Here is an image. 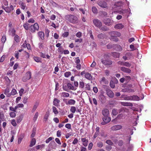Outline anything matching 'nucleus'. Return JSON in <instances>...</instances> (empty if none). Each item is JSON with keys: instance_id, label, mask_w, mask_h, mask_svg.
Returning a JSON list of instances; mask_svg holds the SVG:
<instances>
[{"instance_id": "nucleus-59", "label": "nucleus", "mask_w": 151, "mask_h": 151, "mask_svg": "<svg viewBox=\"0 0 151 151\" xmlns=\"http://www.w3.org/2000/svg\"><path fill=\"white\" fill-rule=\"evenodd\" d=\"M100 29L103 31H106L108 29L107 27H106V26H104L102 27L101 26V27L100 28Z\"/></svg>"}, {"instance_id": "nucleus-17", "label": "nucleus", "mask_w": 151, "mask_h": 151, "mask_svg": "<svg viewBox=\"0 0 151 151\" xmlns=\"http://www.w3.org/2000/svg\"><path fill=\"white\" fill-rule=\"evenodd\" d=\"M121 105L124 106H133V104L131 102H121Z\"/></svg>"}, {"instance_id": "nucleus-18", "label": "nucleus", "mask_w": 151, "mask_h": 151, "mask_svg": "<svg viewBox=\"0 0 151 151\" xmlns=\"http://www.w3.org/2000/svg\"><path fill=\"white\" fill-rule=\"evenodd\" d=\"M111 35L112 36L116 37H117L120 36L121 34L119 32L117 31H113L111 33Z\"/></svg>"}, {"instance_id": "nucleus-54", "label": "nucleus", "mask_w": 151, "mask_h": 151, "mask_svg": "<svg viewBox=\"0 0 151 151\" xmlns=\"http://www.w3.org/2000/svg\"><path fill=\"white\" fill-rule=\"evenodd\" d=\"M11 123L13 126L15 127L17 125L15 120L13 119L11 121Z\"/></svg>"}, {"instance_id": "nucleus-61", "label": "nucleus", "mask_w": 151, "mask_h": 151, "mask_svg": "<svg viewBox=\"0 0 151 151\" xmlns=\"http://www.w3.org/2000/svg\"><path fill=\"white\" fill-rule=\"evenodd\" d=\"M126 55L127 56V58H128L129 59H130L131 57L132 56V53H130V52H128V53H126Z\"/></svg>"}, {"instance_id": "nucleus-48", "label": "nucleus", "mask_w": 151, "mask_h": 151, "mask_svg": "<svg viewBox=\"0 0 151 151\" xmlns=\"http://www.w3.org/2000/svg\"><path fill=\"white\" fill-rule=\"evenodd\" d=\"M110 86L111 88H114L115 87V83L112 81H111L110 82Z\"/></svg>"}, {"instance_id": "nucleus-33", "label": "nucleus", "mask_w": 151, "mask_h": 151, "mask_svg": "<svg viewBox=\"0 0 151 151\" xmlns=\"http://www.w3.org/2000/svg\"><path fill=\"white\" fill-rule=\"evenodd\" d=\"M84 90L85 91L87 90L88 91H90L91 90V88L89 83H86L85 85V87L84 88Z\"/></svg>"}, {"instance_id": "nucleus-36", "label": "nucleus", "mask_w": 151, "mask_h": 151, "mask_svg": "<svg viewBox=\"0 0 151 151\" xmlns=\"http://www.w3.org/2000/svg\"><path fill=\"white\" fill-rule=\"evenodd\" d=\"M97 37L99 39H104L105 37V35L102 33H101L98 35Z\"/></svg>"}, {"instance_id": "nucleus-46", "label": "nucleus", "mask_w": 151, "mask_h": 151, "mask_svg": "<svg viewBox=\"0 0 151 151\" xmlns=\"http://www.w3.org/2000/svg\"><path fill=\"white\" fill-rule=\"evenodd\" d=\"M6 36L5 35H3L2 37V39H1V42L2 43H4L6 41Z\"/></svg>"}, {"instance_id": "nucleus-6", "label": "nucleus", "mask_w": 151, "mask_h": 151, "mask_svg": "<svg viewBox=\"0 0 151 151\" xmlns=\"http://www.w3.org/2000/svg\"><path fill=\"white\" fill-rule=\"evenodd\" d=\"M98 4L99 6H100L101 7L103 8H107L108 7L107 3L106 1H98Z\"/></svg>"}, {"instance_id": "nucleus-8", "label": "nucleus", "mask_w": 151, "mask_h": 151, "mask_svg": "<svg viewBox=\"0 0 151 151\" xmlns=\"http://www.w3.org/2000/svg\"><path fill=\"white\" fill-rule=\"evenodd\" d=\"M106 91L109 97L111 98H113L114 96V94L112 91H111L110 89L106 88Z\"/></svg>"}, {"instance_id": "nucleus-1", "label": "nucleus", "mask_w": 151, "mask_h": 151, "mask_svg": "<svg viewBox=\"0 0 151 151\" xmlns=\"http://www.w3.org/2000/svg\"><path fill=\"white\" fill-rule=\"evenodd\" d=\"M109 53H106L104 55L101 60V62L105 66H109L112 64V61L107 59L109 58Z\"/></svg>"}, {"instance_id": "nucleus-15", "label": "nucleus", "mask_w": 151, "mask_h": 151, "mask_svg": "<svg viewBox=\"0 0 151 151\" xmlns=\"http://www.w3.org/2000/svg\"><path fill=\"white\" fill-rule=\"evenodd\" d=\"M60 102V100L57 99V98H54L53 101V105L56 106H59Z\"/></svg>"}, {"instance_id": "nucleus-53", "label": "nucleus", "mask_w": 151, "mask_h": 151, "mask_svg": "<svg viewBox=\"0 0 151 151\" xmlns=\"http://www.w3.org/2000/svg\"><path fill=\"white\" fill-rule=\"evenodd\" d=\"M39 115V113L38 112H36L34 116V119L35 121L37 119V117Z\"/></svg>"}, {"instance_id": "nucleus-29", "label": "nucleus", "mask_w": 151, "mask_h": 151, "mask_svg": "<svg viewBox=\"0 0 151 151\" xmlns=\"http://www.w3.org/2000/svg\"><path fill=\"white\" fill-rule=\"evenodd\" d=\"M110 39L111 40L115 41V42H117L119 40L117 37H116L112 36L111 35Z\"/></svg>"}, {"instance_id": "nucleus-20", "label": "nucleus", "mask_w": 151, "mask_h": 151, "mask_svg": "<svg viewBox=\"0 0 151 151\" xmlns=\"http://www.w3.org/2000/svg\"><path fill=\"white\" fill-rule=\"evenodd\" d=\"M4 112L0 109V124L2 121H4Z\"/></svg>"}, {"instance_id": "nucleus-56", "label": "nucleus", "mask_w": 151, "mask_h": 151, "mask_svg": "<svg viewBox=\"0 0 151 151\" xmlns=\"http://www.w3.org/2000/svg\"><path fill=\"white\" fill-rule=\"evenodd\" d=\"M131 66V63H129V62H125L124 64V66L128 67V68H129Z\"/></svg>"}, {"instance_id": "nucleus-30", "label": "nucleus", "mask_w": 151, "mask_h": 151, "mask_svg": "<svg viewBox=\"0 0 151 151\" xmlns=\"http://www.w3.org/2000/svg\"><path fill=\"white\" fill-rule=\"evenodd\" d=\"M68 91L69 90H75L76 89H75L74 86H73V85L72 84L70 83H68Z\"/></svg>"}, {"instance_id": "nucleus-47", "label": "nucleus", "mask_w": 151, "mask_h": 151, "mask_svg": "<svg viewBox=\"0 0 151 151\" xmlns=\"http://www.w3.org/2000/svg\"><path fill=\"white\" fill-rule=\"evenodd\" d=\"M124 99L125 100H128V101H129V100L131 101V96H128L126 95V96L124 97Z\"/></svg>"}, {"instance_id": "nucleus-44", "label": "nucleus", "mask_w": 151, "mask_h": 151, "mask_svg": "<svg viewBox=\"0 0 151 151\" xmlns=\"http://www.w3.org/2000/svg\"><path fill=\"white\" fill-rule=\"evenodd\" d=\"M22 120V116H19L17 118V123H19Z\"/></svg>"}, {"instance_id": "nucleus-3", "label": "nucleus", "mask_w": 151, "mask_h": 151, "mask_svg": "<svg viewBox=\"0 0 151 151\" xmlns=\"http://www.w3.org/2000/svg\"><path fill=\"white\" fill-rule=\"evenodd\" d=\"M39 28L38 24L37 23H35L33 25L30 26L29 29L32 32H35V30H38Z\"/></svg>"}, {"instance_id": "nucleus-64", "label": "nucleus", "mask_w": 151, "mask_h": 151, "mask_svg": "<svg viewBox=\"0 0 151 151\" xmlns=\"http://www.w3.org/2000/svg\"><path fill=\"white\" fill-rule=\"evenodd\" d=\"M97 145L98 147H100L101 148V147H102L103 146V143L101 142H99L97 143Z\"/></svg>"}, {"instance_id": "nucleus-58", "label": "nucleus", "mask_w": 151, "mask_h": 151, "mask_svg": "<svg viewBox=\"0 0 151 151\" xmlns=\"http://www.w3.org/2000/svg\"><path fill=\"white\" fill-rule=\"evenodd\" d=\"M76 36L78 38H80L82 36V33L80 32H78L76 35Z\"/></svg>"}, {"instance_id": "nucleus-60", "label": "nucleus", "mask_w": 151, "mask_h": 151, "mask_svg": "<svg viewBox=\"0 0 151 151\" xmlns=\"http://www.w3.org/2000/svg\"><path fill=\"white\" fill-rule=\"evenodd\" d=\"M65 127L69 129H70L71 128V125L69 123L66 124L65 125Z\"/></svg>"}, {"instance_id": "nucleus-51", "label": "nucleus", "mask_w": 151, "mask_h": 151, "mask_svg": "<svg viewBox=\"0 0 151 151\" xmlns=\"http://www.w3.org/2000/svg\"><path fill=\"white\" fill-rule=\"evenodd\" d=\"M17 93V91L15 89H12V92L11 93V95H14Z\"/></svg>"}, {"instance_id": "nucleus-63", "label": "nucleus", "mask_w": 151, "mask_h": 151, "mask_svg": "<svg viewBox=\"0 0 151 151\" xmlns=\"http://www.w3.org/2000/svg\"><path fill=\"white\" fill-rule=\"evenodd\" d=\"M76 60L75 61V63L76 64H79L80 62V60L79 57H77L76 58Z\"/></svg>"}, {"instance_id": "nucleus-35", "label": "nucleus", "mask_w": 151, "mask_h": 151, "mask_svg": "<svg viewBox=\"0 0 151 151\" xmlns=\"http://www.w3.org/2000/svg\"><path fill=\"white\" fill-rule=\"evenodd\" d=\"M20 4L21 6V8L22 9H24L26 8V4L25 3L23 2H20Z\"/></svg>"}, {"instance_id": "nucleus-13", "label": "nucleus", "mask_w": 151, "mask_h": 151, "mask_svg": "<svg viewBox=\"0 0 151 151\" xmlns=\"http://www.w3.org/2000/svg\"><path fill=\"white\" fill-rule=\"evenodd\" d=\"M85 77L86 79H88L89 81H92L93 80V77L92 75L89 72H86L85 73Z\"/></svg>"}, {"instance_id": "nucleus-42", "label": "nucleus", "mask_w": 151, "mask_h": 151, "mask_svg": "<svg viewBox=\"0 0 151 151\" xmlns=\"http://www.w3.org/2000/svg\"><path fill=\"white\" fill-rule=\"evenodd\" d=\"M101 82H103L105 84H107L109 83L108 81L107 80V79H106L105 77L102 78L101 80Z\"/></svg>"}, {"instance_id": "nucleus-16", "label": "nucleus", "mask_w": 151, "mask_h": 151, "mask_svg": "<svg viewBox=\"0 0 151 151\" xmlns=\"http://www.w3.org/2000/svg\"><path fill=\"white\" fill-rule=\"evenodd\" d=\"M124 27V25L122 23H118L114 26V28L117 29H121Z\"/></svg>"}, {"instance_id": "nucleus-39", "label": "nucleus", "mask_w": 151, "mask_h": 151, "mask_svg": "<svg viewBox=\"0 0 151 151\" xmlns=\"http://www.w3.org/2000/svg\"><path fill=\"white\" fill-rule=\"evenodd\" d=\"M76 111V108L74 106H72L70 108V111L73 113H74Z\"/></svg>"}, {"instance_id": "nucleus-10", "label": "nucleus", "mask_w": 151, "mask_h": 151, "mask_svg": "<svg viewBox=\"0 0 151 151\" xmlns=\"http://www.w3.org/2000/svg\"><path fill=\"white\" fill-rule=\"evenodd\" d=\"M104 22L106 25L110 26L112 25L113 21L109 18H106L104 20Z\"/></svg>"}, {"instance_id": "nucleus-14", "label": "nucleus", "mask_w": 151, "mask_h": 151, "mask_svg": "<svg viewBox=\"0 0 151 151\" xmlns=\"http://www.w3.org/2000/svg\"><path fill=\"white\" fill-rule=\"evenodd\" d=\"M81 141L83 142V145L84 146L86 147L88 145V140L86 139V138H82Z\"/></svg>"}, {"instance_id": "nucleus-62", "label": "nucleus", "mask_w": 151, "mask_h": 151, "mask_svg": "<svg viewBox=\"0 0 151 151\" xmlns=\"http://www.w3.org/2000/svg\"><path fill=\"white\" fill-rule=\"evenodd\" d=\"M55 141L56 143H57L59 145H61V142L60 141V139H59V138H56L55 139Z\"/></svg>"}, {"instance_id": "nucleus-11", "label": "nucleus", "mask_w": 151, "mask_h": 151, "mask_svg": "<svg viewBox=\"0 0 151 151\" xmlns=\"http://www.w3.org/2000/svg\"><path fill=\"white\" fill-rule=\"evenodd\" d=\"M120 70L123 72L128 73H130L131 71V69L128 68H125L124 66L120 68Z\"/></svg>"}, {"instance_id": "nucleus-31", "label": "nucleus", "mask_w": 151, "mask_h": 151, "mask_svg": "<svg viewBox=\"0 0 151 151\" xmlns=\"http://www.w3.org/2000/svg\"><path fill=\"white\" fill-rule=\"evenodd\" d=\"M2 7L7 13H10L11 12L9 7H4V6H2Z\"/></svg>"}, {"instance_id": "nucleus-49", "label": "nucleus", "mask_w": 151, "mask_h": 151, "mask_svg": "<svg viewBox=\"0 0 151 151\" xmlns=\"http://www.w3.org/2000/svg\"><path fill=\"white\" fill-rule=\"evenodd\" d=\"M71 75V73L70 72H66L64 73V76L65 77L68 78V77L70 76Z\"/></svg>"}, {"instance_id": "nucleus-50", "label": "nucleus", "mask_w": 151, "mask_h": 151, "mask_svg": "<svg viewBox=\"0 0 151 151\" xmlns=\"http://www.w3.org/2000/svg\"><path fill=\"white\" fill-rule=\"evenodd\" d=\"M106 142L107 143L109 144V145H113V143L112 142H111V140L110 139H108L106 141Z\"/></svg>"}, {"instance_id": "nucleus-21", "label": "nucleus", "mask_w": 151, "mask_h": 151, "mask_svg": "<svg viewBox=\"0 0 151 151\" xmlns=\"http://www.w3.org/2000/svg\"><path fill=\"white\" fill-rule=\"evenodd\" d=\"M76 101L75 100L73 99H69L66 104L67 105H75Z\"/></svg>"}, {"instance_id": "nucleus-57", "label": "nucleus", "mask_w": 151, "mask_h": 151, "mask_svg": "<svg viewBox=\"0 0 151 151\" xmlns=\"http://www.w3.org/2000/svg\"><path fill=\"white\" fill-rule=\"evenodd\" d=\"M69 32H65L62 34V36L63 37H67L69 35Z\"/></svg>"}, {"instance_id": "nucleus-52", "label": "nucleus", "mask_w": 151, "mask_h": 151, "mask_svg": "<svg viewBox=\"0 0 151 151\" xmlns=\"http://www.w3.org/2000/svg\"><path fill=\"white\" fill-rule=\"evenodd\" d=\"M9 115L11 117H12V118H13V117H15L16 116V113L14 111L11 112L10 113Z\"/></svg>"}, {"instance_id": "nucleus-25", "label": "nucleus", "mask_w": 151, "mask_h": 151, "mask_svg": "<svg viewBox=\"0 0 151 151\" xmlns=\"http://www.w3.org/2000/svg\"><path fill=\"white\" fill-rule=\"evenodd\" d=\"M9 32H10L11 35L12 36H15L16 35V30L14 28L10 29L9 30Z\"/></svg>"}, {"instance_id": "nucleus-38", "label": "nucleus", "mask_w": 151, "mask_h": 151, "mask_svg": "<svg viewBox=\"0 0 151 151\" xmlns=\"http://www.w3.org/2000/svg\"><path fill=\"white\" fill-rule=\"evenodd\" d=\"M14 37V40L15 42H19V36L17 35H15Z\"/></svg>"}, {"instance_id": "nucleus-45", "label": "nucleus", "mask_w": 151, "mask_h": 151, "mask_svg": "<svg viewBox=\"0 0 151 151\" xmlns=\"http://www.w3.org/2000/svg\"><path fill=\"white\" fill-rule=\"evenodd\" d=\"M118 112L117 111V109H113L112 110V114L114 115H116L117 114Z\"/></svg>"}, {"instance_id": "nucleus-28", "label": "nucleus", "mask_w": 151, "mask_h": 151, "mask_svg": "<svg viewBox=\"0 0 151 151\" xmlns=\"http://www.w3.org/2000/svg\"><path fill=\"white\" fill-rule=\"evenodd\" d=\"M111 55L112 56L115 58H118L119 57V54L115 52H111Z\"/></svg>"}, {"instance_id": "nucleus-26", "label": "nucleus", "mask_w": 151, "mask_h": 151, "mask_svg": "<svg viewBox=\"0 0 151 151\" xmlns=\"http://www.w3.org/2000/svg\"><path fill=\"white\" fill-rule=\"evenodd\" d=\"M39 106V103L37 102L35 103L34 105V106L33 108H32V112H33L35 111L37 107Z\"/></svg>"}, {"instance_id": "nucleus-41", "label": "nucleus", "mask_w": 151, "mask_h": 151, "mask_svg": "<svg viewBox=\"0 0 151 151\" xmlns=\"http://www.w3.org/2000/svg\"><path fill=\"white\" fill-rule=\"evenodd\" d=\"M29 24L28 23H25L23 24V27L26 30H28L29 29L28 27L29 26Z\"/></svg>"}, {"instance_id": "nucleus-24", "label": "nucleus", "mask_w": 151, "mask_h": 151, "mask_svg": "<svg viewBox=\"0 0 151 151\" xmlns=\"http://www.w3.org/2000/svg\"><path fill=\"white\" fill-rule=\"evenodd\" d=\"M85 86V83L83 81H80L79 82V87L80 89H84V87Z\"/></svg>"}, {"instance_id": "nucleus-55", "label": "nucleus", "mask_w": 151, "mask_h": 151, "mask_svg": "<svg viewBox=\"0 0 151 151\" xmlns=\"http://www.w3.org/2000/svg\"><path fill=\"white\" fill-rule=\"evenodd\" d=\"M53 138L52 137H50L47 138V139H46L45 141V142L46 143H48L51 140L53 139Z\"/></svg>"}, {"instance_id": "nucleus-37", "label": "nucleus", "mask_w": 151, "mask_h": 151, "mask_svg": "<svg viewBox=\"0 0 151 151\" xmlns=\"http://www.w3.org/2000/svg\"><path fill=\"white\" fill-rule=\"evenodd\" d=\"M34 60L37 62H41V58H40L38 57H34Z\"/></svg>"}, {"instance_id": "nucleus-34", "label": "nucleus", "mask_w": 151, "mask_h": 151, "mask_svg": "<svg viewBox=\"0 0 151 151\" xmlns=\"http://www.w3.org/2000/svg\"><path fill=\"white\" fill-rule=\"evenodd\" d=\"M52 109L53 113L56 115L58 114L59 113L58 110L57 109V108L55 107V106H53L52 107Z\"/></svg>"}, {"instance_id": "nucleus-2", "label": "nucleus", "mask_w": 151, "mask_h": 151, "mask_svg": "<svg viewBox=\"0 0 151 151\" xmlns=\"http://www.w3.org/2000/svg\"><path fill=\"white\" fill-rule=\"evenodd\" d=\"M65 19L71 23H77L78 19L76 16L72 14H67L65 16Z\"/></svg>"}, {"instance_id": "nucleus-27", "label": "nucleus", "mask_w": 151, "mask_h": 151, "mask_svg": "<svg viewBox=\"0 0 151 151\" xmlns=\"http://www.w3.org/2000/svg\"><path fill=\"white\" fill-rule=\"evenodd\" d=\"M131 100L133 101H139V98L137 95H133L131 96Z\"/></svg>"}, {"instance_id": "nucleus-22", "label": "nucleus", "mask_w": 151, "mask_h": 151, "mask_svg": "<svg viewBox=\"0 0 151 151\" xmlns=\"http://www.w3.org/2000/svg\"><path fill=\"white\" fill-rule=\"evenodd\" d=\"M9 92L10 91L9 88H6L5 90L4 93L6 96L9 97L11 96V93H10Z\"/></svg>"}, {"instance_id": "nucleus-12", "label": "nucleus", "mask_w": 151, "mask_h": 151, "mask_svg": "<svg viewBox=\"0 0 151 151\" xmlns=\"http://www.w3.org/2000/svg\"><path fill=\"white\" fill-rule=\"evenodd\" d=\"M102 114L104 116H108L109 115V111L107 109H104L102 110Z\"/></svg>"}, {"instance_id": "nucleus-9", "label": "nucleus", "mask_w": 151, "mask_h": 151, "mask_svg": "<svg viewBox=\"0 0 151 151\" xmlns=\"http://www.w3.org/2000/svg\"><path fill=\"white\" fill-rule=\"evenodd\" d=\"M122 128V126L121 125H114L111 127V129L112 131H117V130L121 129Z\"/></svg>"}, {"instance_id": "nucleus-5", "label": "nucleus", "mask_w": 151, "mask_h": 151, "mask_svg": "<svg viewBox=\"0 0 151 151\" xmlns=\"http://www.w3.org/2000/svg\"><path fill=\"white\" fill-rule=\"evenodd\" d=\"M32 73L30 72H28L26 73L25 76L23 77L22 80L23 82H26L31 78Z\"/></svg>"}, {"instance_id": "nucleus-4", "label": "nucleus", "mask_w": 151, "mask_h": 151, "mask_svg": "<svg viewBox=\"0 0 151 151\" xmlns=\"http://www.w3.org/2000/svg\"><path fill=\"white\" fill-rule=\"evenodd\" d=\"M93 23L95 26L100 29L102 26V24L100 20L97 19H93Z\"/></svg>"}, {"instance_id": "nucleus-23", "label": "nucleus", "mask_w": 151, "mask_h": 151, "mask_svg": "<svg viewBox=\"0 0 151 151\" xmlns=\"http://www.w3.org/2000/svg\"><path fill=\"white\" fill-rule=\"evenodd\" d=\"M36 141L35 138H33L30 143V144L29 145V147H33V146H34L35 145L36 143Z\"/></svg>"}, {"instance_id": "nucleus-32", "label": "nucleus", "mask_w": 151, "mask_h": 151, "mask_svg": "<svg viewBox=\"0 0 151 151\" xmlns=\"http://www.w3.org/2000/svg\"><path fill=\"white\" fill-rule=\"evenodd\" d=\"M69 96V93L65 92H62L61 95V96L62 97H68Z\"/></svg>"}, {"instance_id": "nucleus-7", "label": "nucleus", "mask_w": 151, "mask_h": 151, "mask_svg": "<svg viewBox=\"0 0 151 151\" xmlns=\"http://www.w3.org/2000/svg\"><path fill=\"white\" fill-rule=\"evenodd\" d=\"M103 122L101 123V124L102 125H105L108 122H110L111 121V119L110 117L108 116H104L103 118H102Z\"/></svg>"}, {"instance_id": "nucleus-19", "label": "nucleus", "mask_w": 151, "mask_h": 151, "mask_svg": "<svg viewBox=\"0 0 151 151\" xmlns=\"http://www.w3.org/2000/svg\"><path fill=\"white\" fill-rule=\"evenodd\" d=\"M38 35L39 37L42 40H44L45 36L44 32H38Z\"/></svg>"}, {"instance_id": "nucleus-43", "label": "nucleus", "mask_w": 151, "mask_h": 151, "mask_svg": "<svg viewBox=\"0 0 151 151\" xmlns=\"http://www.w3.org/2000/svg\"><path fill=\"white\" fill-rule=\"evenodd\" d=\"M63 88L64 91H68V83L67 85H63Z\"/></svg>"}, {"instance_id": "nucleus-40", "label": "nucleus", "mask_w": 151, "mask_h": 151, "mask_svg": "<svg viewBox=\"0 0 151 151\" xmlns=\"http://www.w3.org/2000/svg\"><path fill=\"white\" fill-rule=\"evenodd\" d=\"M92 10L93 13L97 14L98 13V10L96 7H93L92 8Z\"/></svg>"}]
</instances>
